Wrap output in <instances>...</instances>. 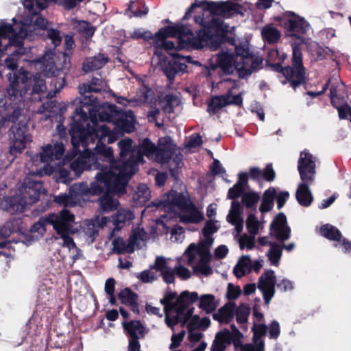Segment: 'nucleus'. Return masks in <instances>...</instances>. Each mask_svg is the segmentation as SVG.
Segmentation results:
<instances>
[{
    "label": "nucleus",
    "instance_id": "obj_1",
    "mask_svg": "<svg viewBox=\"0 0 351 351\" xmlns=\"http://www.w3.org/2000/svg\"><path fill=\"white\" fill-rule=\"evenodd\" d=\"M195 21L202 26V29L197 32L195 36L192 30L184 25H178V50L184 49H200L204 43L210 48L216 50L222 44L228 43L235 45L234 36L229 35V26L218 18H213L206 21L201 16H195Z\"/></svg>",
    "mask_w": 351,
    "mask_h": 351
},
{
    "label": "nucleus",
    "instance_id": "obj_2",
    "mask_svg": "<svg viewBox=\"0 0 351 351\" xmlns=\"http://www.w3.org/2000/svg\"><path fill=\"white\" fill-rule=\"evenodd\" d=\"M143 162V155H130L125 160L112 171L98 172L95 178L103 183L104 188L102 195L99 197L100 209L103 213H109L117 210L119 201L112 195H123L126 193L129 181L138 171V165Z\"/></svg>",
    "mask_w": 351,
    "mask_h": 351
},
{
    "label": "nucleus",
    "instance_id": "obj_3",
    "mask_svg": "<svg viewBox=\"0 0 351 351\" xmlns=\"http://www.w3.org/2000/svg\"><path fill=\"white\" fill-rule=\"evenodd\" d=\"M69 134L73 145L71 154H94L89 145L96 141H101L111 134V130L105 124L99 125L97 119L93 123L90 114L82 108H76L71 117Z\"/></svg>",
    "mask_w": 351,
    "mask_h": 351
},
{
    "label": "nucleus",
    "instance_id": "obj_4",
    "mask_svg": "<svg viewBox=\"0 0 351 351\" xmlns=\"http://www.w3.org/2000/svg\"><path fill=\"white\" fill-rule=\"evenodd\" d=\"M39 156L40 160L45 162L53 161L54 159L64 158L71 160L75 156L78 157L71 162L69 169L73 171L76 176H80L86 170H99L100 172L112 171L125 160L124 156L128 155H119L117 159L114 155H35Z\"/></svg>",
    "mask_w": 351,
    "mask_h": 351
},
{
    "label": "nucleus",
    "instance_id": "obj_5",
    "mask_svg": "<svg viewBox=\"0 0 351 351\" xmlns=\"http://www.w3.org/2000/svg\"><path fill=\"white\" fill-rule=\"evenodd\" d=\"M22 75L21 83L19 82V76L16 73H14L13 76L10 73L8 77L10 84L6 88L5 97L10 101L11 104L16 105L14 110L10 113L6 114L1 119L0 126L8 127L9 123L12 125L17 124L20 121L23 112V108L19 106L21 103L25 101V95L27 93L29 88H27V84H28V73L25 71L20 73Z\"/></svg>",
    "mask_w": 351,
    "mask_h": 351
},
{
    "label": "nucleus",
    "instance_id": "obj_6",
    "mask_svg": "<svg viewBox=\"0 0 351 351\" xmlns=\"http://www.w3.org/2000/svg\"><path fill=\"white\" fill-rule=\"evenodd\" d=\"M291 66H274V71L280 74L278 77L282 84H289L294 90L300 86L306 84V69L303 65L302 53L300 46L295 45L292 47Z\"/></svg>",
    "mask_w": 351,
    "mask_h": 351
},
{
    "label": "nucleus",
    "instance_id": "obj_7",
    "mask_svg": "<svg viewBox=\"0 0 351 351\" xmlns=\"http://www.w3.org/2000/svg\"><path fill=\"white\" fill-rule=\"evenodd\" d=\"M274 21L284 28L287 36L295 37L303 42L302 35L306 33L309 27L308 23L304 18L292 11H286L275 16Z\"/></svg>",
    "mask_w": 351,
    "mask_h": 351
},
{
    "label": "nucleus",
    "instance_id": "obj_8",
    "mask_svg": "<svg viewBox=\"0 0 351 351\" xmlns=\"http://www.w3.org/2000/svg\"><path fill=\"white\" fill-rule=\"evenodd\" d=\"M236 65L239 78L250 75L262 64L261 58L255 56L245 45L236 46Z\"/></svg>",
    "mask_w": 351,
    "mask_h": 351
},
{
    "label": "nucleus",
    "instance_id": "obj_9",
    "mask_svg": "<svg viewBox=\"0 0 351 351\" xmlns=\"http://www.w3.org/2000/svg\"><path fill=\"white\" fill-rule=\"evenodd\" d=\"M9 154H21L27 147V143L32 142V135L29 132L27 123L20 121L17 124L12 125L8 132Z\"/></svg>",
    "mask_w": 351,
    "mask_h": 351
},
{
    "label": "nucleus",
    "instance_id": "obj_10",
    "mask_svg": "<svg viewBox=\"0 0 351 351\" xmlns=\"http://www.w3.org/2000/svg\"><path fill=\"white\" fill-rule=\"evenodd\" d=\"M205 10L208 11L213 16H218L224 19L235 16H244L246 9L241 4L231 1H208L206 3Z\"/></svg>",
    "mask_w": 351,
    "mask_h": 351
},
{
    "label": "nucleus",
    "instance_id": "obj_11",
    "mask_svg": "<svg viewBox=\"0 0 351 351\" xmlns=\"http://www.w3.org/2000/svg\"><path fill=\"white\" fill-rule=\"evenodd\" d=\"M16 190L26 202L27 207L38 202L41 195L47 193L43 182L34 180L32 176L25 178L23 184Z\"/></svg>",
    "mask_w": 351,
    "mask_h": 351
},
{
    "label": "nucleus",
    "instance_id": "obj_12",
    "mask_svg": "<svg viewBox=\"0 0 351 351\" xmlns=\"http://www.w3.org/2000/svg\"><path fill=\"white\" fill-rule=\"evenodd\" d=\"M190 204L191 202L189 199L182 193H178L174 190H171L165 194L160 200L154 202V205L156 207L170 210L177 208L184 212L189 210Z\"/></svg>",
    "mask_w": 351,
    "mask_h": 351
},
{
    "label": "nucleus",
    "instance_id": "obj_13",
    "mask_svg": "<svg viewBox=\"0 0 351 351\" xmlns=\"http://www.w3.org/2000/svg\"><path fill=\"white\" fill-rule=\"evenodd\" d=\"M79 92L82 98L80 99V106L77 108H82L86 111V114H90V117L93 123L96 121L97 110L95 108L97 106V99L91 95L93 92L100 93V88H93L90 84H83L79 86Z\"/></svg>",
    "mask_w": 351,
    "mask_h": 351
},
{
    "label": "nucleus",
    "instance_id": "obj_14",
    "mask_svg": "<svg viewBox=\"0 0 351 351\" xmlns=\"http://www.w3.org/2000/svg\"><path fill=\"white\" fill-rule=\"evenodd\" d=\"M74 221L75 215L65 208L58 213L48 215L49 224L53 226V230L58 234L72 230Z\"/></svg>",
    "mask_w": 351,
    "mask_h": 351
},
{
    "label": "nucleus",
    "instance_id": "obj_15",
    "mask_svg": "<svg viewBox=\"0 0 351 351\" xmlns=\"http://www.w3.org/2000/svg\"><path fill=\"white\" fill-rule=\"evenodd\" d=\"M276 284V277L272 269L265 270L259 277L257 287L262 292L265 304H269L274 296Z\"/></svg>",
    "mask_w": 351,
    "mask_h": 351
},
{
    "label": "nucleus",
    "instance_id": "obj_16",
    "mask_svg": "<svg viewBox=\"0 0 351 351\" xmlns=\"http://www.w3.org/2000/svg\"><path fill=\"white\" fill-rule=\"evenodd\" d=\"M26 202L18 194L17 190L14 194L2 195L0 194V209L10 215L23 213L26 210Z\"/></svg>",
    "mask_w": 351,
    "mask_h": 351
},
{
    "label": "nucleus",
    "instance_id": "obj_17",
    "mask_svg": "<svg viewBox=\"0 0 351 351\" xmlns=\"http://www.w3.org/2000/svg\"><path fill=\"white\" fill-rule=\"evenodd\" d=\"M271 234L277 241L285 242L291 237V228L287 224V217L285 213H279L270 224Z\"/></svg>",
    "mask_w": 351,
    "mask_h": 351
},
{
    "label": "nucleus",
    "instance_id": "obj_18",
    "mask_svg": "<svg viewBox=\"0 0 351 351\" xmlns=\"http://www.w3.org/2000/svg\"><path fill=\"white\" fill-rule=\"evenodd\" d=\"M123 326L125 330L127 331L128 335L130 337L128 351H141V344L139 343L140 337L138 335L136 331H139L141 337L143 335V330L145 327L139 320L130 321L128 322H123Z\"/></svg>",
    "mask_w": 351,
    "mask_h": 351
},
{
    "label": "nucleus",
    "instance_id": "obj_19",
    "mask_svg": "<svg viewBox=\"0 0 351 351\" xmlns=\"http://www.w3.org/2000/svg\"><path fill=\"white\" fill-rule=\"evenodd\" d=\"M236 50L234 53H229L228 52L219 53L217 56V65L211 66L213 70L219 68L220 71L218 74L220 76L231 75L236 70Z\"/></svg>",
    "mask_w": 351,
    "mask_h": 351
},
{
    "label": "nucleus",
    "instance_id": "obj_20",
    "mask_svg": "<svg viewBox=\"0 0 351 351\" xmlns=\"http://www.w3.org/2000/svg\"><path fill=\"white\" fill-rule=\"evenodd\" d=\"M298 169L302 181H314L315 174V160L313 155H300Z\"/></svg>",
    "mask_w": 351,
    "mask_h": 351
},
{
    "label": "nucleus",
    "instance_id": "obj_21",
    "mask_svg": "<svg viewBox=\"0 0 351 351\" xmlns=\"http://www.w3.org/2000/svg\"><path fill=\"white\" fill-rule=\"evenodd\" d=\"M149 158H153L155 156L156 160L160 159L162 162H167L169 164V170L171 177L176 180H178L180 169L183 165L182 156L183 155H174L175 158H172L173 155H145Z\"/></svg>",
    "mask_w": 351,
    "mask_h": 351
},
{
    "label": "nucleus",
    "instance_id": "obj_22",
    "mask_svg": "<svg viewBox=\"0 0 351 351\" xmlns=\"http://www.w3.org/2000/svg\"><path fill=\"white\" fill-rule=\"evenodd\" d=\"M98 106L99 102L97 101V106L95 108L97 110V119L101 122L107 121L114 124L121 108L114 104L108 103L104 104L99 109Z\"/></svg>",
    "mask_w": 351,
    "mask_h": 351
},
{
    "label": "nucleus",
    "instance_id": "obj_23",
    "mask_svg": "<svg viewBox=\"0 0 351 351\" xmlns=\"http://www.w3.org/2000/svg\"><path fill=\"white\" fill-rule=\"evenodd\" d=\"M313 181H302L298 186L295 198L298 204L304 207H308L313 201V196L309 186Z\"/></svg>",
    "mask_w": 351,
    "mask_h": 351
},
{
    "label": "nucleus",
    "instance_id": "obj_24",
    "mask_svg": "<svg viewBox=\"0 0 351 351\" xmlns=\"http://www.w3.org/2000/svg\"><path fill=\"white\" fill-rule=\"evenodd\" d=\"M134 116L132 110L123 112L122 109H120L119 116L117 117L114 125L122 131L130 133L134 128Z\"/></svg>",
    "mask_w": 351,
    "mask_h": 351
},
{
    "label": "nucleus",
    "instance_id": "obj_25",
    "mask_svg": "<svg viewBox=\"0 0 351 351\" xmlns=\"http://www.w3.org/2000/svg\"><path fill=\"white\" fill-rule=\"evenodd\" d=\"M235 308L234 302H227L213 315V318L220 324H229L234 318Z\"/></svg>",
    "mask_w": 351,
    "mask_h": 351
},
{
    "label": "nucleus",
    "instance_id": "obj_26",
    "mask_svg": "<svg viewBox=\"0 0 351 351\" xmlns=\"http://www.w3.org/2000/svg\"><path fill=\"white\" fill-rule=\"evenodd\" d=\"M108 58L104 53H98L85 59L83 62L82 69L85 73L97 71L101 69L108 62Z\"/></svg>",
    "mask_w": 351,
    "mask_h": 351
},
{
    "label": "nucleus",
    "instance_id": "obj_27",
    "mask_svg": "<svg viewBox=\"0 0 351 351\" xmlns=\"http://www.w3.org/2000/svg\"><path fill=\"white\" fill-rule=\"evenodd\" d=\"M65 138L61 135H56L51 142L41 147L42 152L39 154H65Z\"/></svg>",
    "mask_w": 351,
    "mask_h": 351
},
{
    "label": "nucleus",
    "instance_id": "obj_28",
    "mask_svg": "<svg viewBox=\"0 0 351 351\" xmlns=\"http://www.w3.org/2000/svg\"><path fill=\"white\" fill-rule=\"evenodd\" d=\"M102 184L95 178V181L91 182L90 186L86 182H82L77 186L76 189L82 195H101L104 191Z\"/></svg>",
    "mask_w": 351,
    "mask_h": 351
},
{
    "label": "nucleus",
    "instance_id": "obj_29",
    "mask_svg": "<svg viewBox=\"0 0 351 351\" xmlns=\"http://www.w3.org/2000/svg\"><path fill=\"white\" fill-rule=\"evenodd\" d=\"M187 66L185 63H182L177 60L169 61L162 68V71L167 79L171 83L175 79L177 73L179 72L184 73L186 71Z\"/></svg>",
    "mask_w": 351,
    "mask_h": 351
},
{
    "label": "nucleus",
    "instance_id": "obj_30",
    "mask_svg": "<svg viewBox=\"0 0 351 351\" xmlns=\"http://www.w3.org/2000/svg\"><path fill=\"white\" fill-rule=\"evenodd\" d=\"M214 99L218 101L221 108L229 105L241 106L243 105V97L241 94L232 95V88L228 90L226 94L214 96Z\"/></svg>",
    "mask_w": 351,
    "mask_h": 351
},
{
    "label": "nucleus",
    "instance_id": "obj_31",
    "mask_svg": "<svg viewBox=\"0 0 351 351\" xmlns=\"http://www.w3.org/2000/svg\"><path fill=\"white\" fill-rule=\"evenodd\" d=\"M262 39L269 45L277 43L281 38V32L273 24L265 25L261 31Z\"/></svg>",
    "mask_w": 351,
    "mask_h": 351
},
{
    "label": "nucleus",
    "instance_id": "obj_32",
    "mask_svg": "<svg viewBox=\"0 0 351 351\" xmlns=\"http://www.w3.org/2000/svg\"><path fill=\"white\" fill-rule=\"evenodd\" d=\"M198 307L207 314L212 313L218 307L219 302L213 294H203L199 297Z\"/></svg>",
    "mask_w": 351,
    "mask_h": 351
},
{
    "label": "nucleus",
    "instance_id": "obj_33",
    "mask_svg": "<svg viewBox=\"0 0 351 351\" xmlns=\"http://www.w3.org/2000/svg\"><path fill=\"white\" fill-rule=\"evenodd\" d=\"M177 145L172 138L165 136L158 138L156 154H176Z\"/></svg>",
    "mask_w": 351,
    "mask_h": 351
},
{
    "label": "nucleus",
    "instance_id": "obj_34",
    "mask_svg": "<svg viewBox=\"0 0 351 351\" xmlns=\"http://www.w3.org/2000/svg\"><path fill=\"white\" fill-rule=\"evenodd\" d=\"M276 196V190L274 187H269L265 190L263 195L259 210L262 213H265L270 211L274 206V201Z\"/></svg>",
    "mask_w": 351,
    "mask_h": 351
},
{
    "label": "nucleus",
    "instance_id": "obj_35",
    "mask_svg": "<svg viewBox=\"0 0 351 351\" xmlns=\"http://www.w3.org/2000/svg\"><path fill=\"white\" fill-rule=\"evenodd\" d=\"M319 232L322 236L330 241H341V239L343 237L341 231L335 226L329 223L322 225L320 227Z\"/></svg>",
    "mask_w": 351,
    "mask_h": 351
},
{
    "label": "nucleus",
    "instance_id": "obj_36",
    "mask_svg": "<svg viewBox=\"0 0 351 351\" xmlns=\"http://www.w3.org/2000/svg\"><path fill=\"white\" fill-rule=\"evenodd\" d=\"M229 333L225 332L224 330L218 332L213 341L210 347L211 351H224L227 346L230 345L229 339Z\"/></svg>",
    "mask_w": 351,
    "mask_h": 351
},
{
    "label": "nucleus",
    "instance_id": "obj_37",
    "mask_svg": "<svg viewBox=\"0 0 351 351\" xmlns=\"http://www.w3.org/2000/svg\"><path fill=\"white\" fill-rule=\"evenodd\" d=\"M199 299L197 292H189V291H182L177 298L173 306H181L188 307L191 304H193Z\"/></svg>",
    "mask_w": 351,
    "mask_h": 351
},
{
    "label": "nucleus",
    "instance_id": "obj_38",
    "mask_svg": "<svg viewBox=\"0 0 351 351\" xmlns=\"http://www.w3.org/2000/svg\"><path fill=\"white\" fill-rule=\"evenodd\" d=\"M190 212L188 215H182L180 220L183 223H199L204 219V215L193 204H190Z\"/></svg>",
    "mask_w": 351,
    "mask_h": 351
},
{
    "label": "nucleus",
    "instance_id": "obj_39",
    "mask_svg": "<svg viewBox=\"0 0 351 351\" xmlns=\"http://www.w3.org/2000/svg\"><path fill=\"white\" fill-rule=\"evenodd\" d=\"M133 152H136V154H156V145L149 138H145L138 145L134 147Z\"/></svg>",
    "mask_w": 351,
    "mask_h": 351
},
{
    "label": "nucleus",
    "instance_id": "obj_40",
    "mask_svg": "<svg viewBox=\"0 0 351 351\" xmlns=\"http://www.w3.org/2000/svg\"><path fill=\"white\" fill-rule=\"evenodd\" d=\"M134 218V213L130 210H118L113 217V222L117 226H122L126 221L132 220Z\"/></svg>",
    "mask_w": 351,
    "mask_h": 351
},
{
    "label": "nucleus",
    "instance_id": "obj_41",
    "mask_svg": "<svg viewBox=\"0 0 351 351\" xmlns=\"http://www.w3.org/2000/svg\"><path fill=\"white\" fill-rule=\"evenodd\" d=\"M203 143L202 138L199 133H193L186 138L183 146L189 152L199 147Z\"/></svg>",
    "mask_w": 351,
    "mask_h": 351
},
{
    "label": "nucleus",
    "instance_id": "obj_42",
    "mask_svg": "<svg viewBox=\"0 0 351 351\" xmlns=\"http://www.w3.org/2000/svg\"><path fill=\"white\" fill-rule=\"evenodd\" d=\"M30 83L32 85V88L30 90V95H40V93H45L47 90V86L45 80L40 77V75H37L34 76L32 80L29 79Z\"/></svg>",
    "mask_w": 351,
    "mask_h": 351
},
{
    "label": "nucleus",
    "instance_id": "obj_43",
    "mask_svg": "<svg viewBox=\"0 0 351 351\" xmlns=\"http://www.w3.org/2000/svg\"><path fill=\"white\" fill-rule=\"evenodd\" d=\"M46 39L50 40L53 45V49L60 46L62 43L63 35L61 31L55 28H48L46 29Z\"/></svg>",
    "mask_w": 351,
    "mask_h": 351
},
{
    "label": "nucleus",
    "instance_id": "obj_44",
    "mask_svg": "<svg viewBox=\"0 0 351 351\" xmlns=\"http://www.w3.org/2000/svg\"><path fill=\"white\" fill-rule=\"evenodd\" d=\"M128 10L136 17H141L143 15H146L149 12L148 7L142 1H138L136 2L130 1Z\"/></svg>",
    "mask_w": 351,
    "mask_h": 351
},
{
    "label": "nucleus",
    "instance_id": "obj_45",
    "mask_svg": "<svg viewBox=\"0 0 351 351\" xmlns=\"http://www.w3.org/2000/svg\"><path fill=\"white\" fill-rule=\"evenodd\" d=\"M270 249L267 252L269 260L274 265H278L282 256V247L274 242H269Z\"/></svg>",
    "mask_w": 351,
    "mask_h": 351
},
{
    "label": "nucleus",
    "instance_id": "obj_46",
    "mask_svg": "<svg viewBox=\"0 0 351 351\" xmlns=\"http://www.w3.org/2000/svg\"><path fill=\"white\" fill-rule=\"evenodd\" d=\"M165 104L162 106V110L165 113H173L174 108L180 104L178 97L174 95L169 94L165 96Z\"/></svg>",
    "mask_w": 351,
    "mask_h": 351
},
{
    "label": "nucleus",
    "instance_id": "obj_47",
    "mask_svg": "<svg viewBox=\"0 0 351 351\" xmlns=\"http://www.w3.org/2000/svg\"><path fill=\"white\" fill-rule=\"evenodd\" d=\"M259 200L260 195L256 192H247L242 196V202L247 208L255 209L256 204Z\"/></svg>",
    "mask_w": 351,
    "mask_h": 351
},
{
    "label": "nucleus",
    "instance_id": "obj_48",
    "mask_svg": "<svg viewBox=\"0 0 351 351\" xmlns=\"http://www.w3.org/2000/svg\"><path fill=\"white\" fill-rule=\"evenodd\" d=\"M211 258H199V262L194 267V271L204 276H209L213 274V269L209 265Z\"/></svg>",
    "mask_w": 351,
    "mask_h": 351
},
{
    "label": "nucleus",
    "instance_id": "obj_49",
    "mask_svg": "<svg viewBox=\"0 0 351 351\" xmlns=\"http://www.w3.org/2000/svg\"><path fill=\"white\" fill-rule=\"evenodd\" d=\"M122 304L128 305L135 300H138L137 293L133 292L130 288L123 289L118 295Z\"/></svg>",
    "mask_w": 351,
    "mask_h": 351
},
{
    "label": "nucleus",
    "instance_id": "obj_50",
    "mask_svg": "<svg viewBox=\"0 0 351 351\" xmlns=\"http://www.w3.org/2000/svg\"><path fill=\"white\" fill-rule=\"evenodd\" d=\"M70 170V169L65 168L64 164H59L56 174L58 182L65 184L70 183L72 181Z\"/></svg>",
    "mask_w": 351,
    "mask_h": 351
},
{
    "label": "nucleus",
    "instance_id": "obj_51",
    "mask_svg": "<svg viewBox=\"0 0 351 351\" xmlns=\"http://www.w3.org/2000/svg\"><path fill=\"white\" fill-rule=\"evenodd\" d=\"M267 328V326L265 324L254 323L252 328L253 342L257 343L262 340V337L266 335Z\"/></svg>",
    "mask_w": 351,
    "mask_h": 351
},
{
    "label": "nucleus",
    "instance_id": "obj_52",
    "mask_svg": "<svg viewBox=\"0 0 351 351\" xmlns=\"http://www.w3.org/2000/svg\"><path fill=\"white\" fill-rule=\"evenodd\" d=\"M249 315L250 308L245 304H241L235 311L237 322L240 324H245L247 322Z\"/></svg>",
    "mask_w": 351,
    "mask_h": 351
},
{
    "label": "nucleus",
    "instance_id": "obj_53",
    "mask_svg": "<svg viewBox=\"0 0 351 351\" xmlns=\"http://www.w3.org/2000/svg\"><path fill=\"white\" fill-rule=\"evenodd\" d=\"M112 244L113 245L112 251L117 254H123L129 253V249L127 247V243L123 240L122 237L115 238Z\"/></svg>",
    "mask_w": 351,
    "mask_h": 351
},
{
    "label": "nucleus",
    "instance_id": "obj_54",
    "mask_svg": "<svg viewBox=\"0 0 351 351\" xmlns=\"http://www.w3.org/2000/svg\"><path fill=\"white\" fill-rule=\"evenodd\" d=\"M246 228L250 235L258 234L259 228V222L255 215L250 214L246 219Z\"/></svg>",
    "mask_w": 351,
    "mask_h": 351
},
{
    "label": "nucleus",
    "instance_id": "obj_55",
    "mask_svg": "<svg viewBox=\"0 0 351 351\" xmlns=\"http://www.w3.org/2000/svg\"><path fill=\"white\" fill-rule=\"evenodd\" d=\"M8 229H10V232H22L23 228V219L20 217L18 218H12L5 222Z\"/></svg>",
    "mask_w": 351,
    "mask_h": 351
},
{
    "label": "nucleus",
    "instance_id": "obj_56",
    "mask_svg": "<svg viewBox=\"0 0 351 351\" xmlns=\"http://www.w3.org/2000/svg\"><path fill=\"white\" fill-rule=\"evenodd\" d=\"M255 235L248 236L244 234L239 239V247L241 250L247 247L248 250H252L255 247Z\"/></svg>",
    "mask_w": 351,
    "mask_h": 351
},
{
    "label": "nucleus",
    "instance_id": "obj_57",
    "mask_svg": "<svg viewBox=\"0 0 351 351\" xmlns=\"http://www.w3.org/2000/svg\"><path fill=\"white\" fill-rule=\"evenodd\" d=\"M49 224L48 215L46 217H40L39 220L35 222L30 228L31 232L42 233L45 232V226Z\"/></svg>",
    "mask_w": 351,
    "mask_h": 351
},
{
    "label": "nucleus",
    "instance_id": "obj_58",
    "mask_svg": "<svg viewBox=\"0 0 351 351\" xmlns=\"http://www.w3.org/2000/svg\"><path fill=\"white\" fill-rule=\"evenodd\" d=\"M136 195L138 199H141L142 202H146L151 197V191L146 184H140L138 186Z\"/></svg>",
    "mask_w": 351,
    "mask_h": 351
},
{
    "label": "nucleus",
    "instance_id": "obj_59",
    "mask_svg": "<svg viewBox=\"0 0 351 351\" xmlns=\"http://www.w3.org/2000/svg\"><path fill=\"white\" fill-rule=\"evenodd\" d=\"M225 332L229 333L228 339L230 343H232L234 346L235 350H237L239 346H241L243 339V335L240 331L235 333H230V331L228 329H224Z\"/></svg>",
    "mask_w": 351,
    "mask_h": 351
},
{
    "label": "nucleus",
    "instance_id": "obj_60",
    "mask_svg": "<svg viewBox=\"0 0 351 351\" xmlns=\"http://www.w3.org/2000/svg\"><path fill=\"white\" fill-rule=\"evenodd\" d=\"M133 141L131 138L121 140L119 143L120 148L119 154H136L133 152L134 147H132Z\"/></svg>",
    "mask_w": 351,
    "mask_h": 351
},
{
    "label": "nucleus",
    "instance_id": "obj_61",
    "mask_svg": "<svg viewBox=\"0 0 351 351\" xmlns=\"http://www.w3.org/2000/svg\"><path fill=\"white\" fill-rule=\"evenodd\" d=\"M54 201L63 206H74L75 205V203L72 199V197L66 193H62L56 196Z\"/></svg>",
    "mask_w": 351,
    "mask_h": 351
},
{
    "label": "nucleus",
    "instance_id": "obj_62",
    "mask_svg": "<svg viewBox=\"0 0 351 351\" xmlns=\"http://www.w3.org/2000/svg\"><path fill=\"white\" fill-rule=\"evenodd\" d=\"M245 188L243 186L239 185L237 184H234V186L229 189L228 192V197L230 199H236L241 197L244 194V191Z\"/></svg>",
    "mask_w": 351,
    "mask_h": 351
},
{
    "label": "nucleus",
    "instance_id": "obj_63",
    "mask_svg": "<svg viewBox=\"0 0 351 351\" xmlns=\"http://www.w3.org/2000/svg\"><path fill=\"white\" fill-rule=\"evenodd\" d=\"M216 222L217 221H213L212 219L206 221L205 225L202 228V234L204 237L210 236L218 231L219 227L215 225Z\"/></svg>",
    "mask_w": 351,
    "mask_h": 351
},
{
    "label": "nucleus",
    "instance_id": "obj_64",
    "mask_svg": "<svg viewBox=\"0 0 351 351\" xmlns=\"http://www.w3.org/2000/svg\"><path fill=\"white\" fill-rule=\"evenodd\" d=\"M95 29L96 28L90 23L83 21L82 24L80 25V31L86 38L88 39L93 37Z\"/></svg>",
    "mask_w": 351,
    "mask_h": 351
}]
</instances>
